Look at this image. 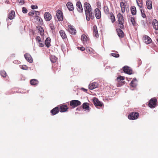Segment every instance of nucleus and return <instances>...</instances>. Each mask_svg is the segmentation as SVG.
Instances as JSON below:
<instances>
[{
  "label": "nucleus",
  "instance_id": "39",
  "mask_svg": "<svg viewBox=\"0 0 158 158\" xmlns=\"http://www.w3.org/2000/svg\"><path fill=\"white\" fill-rule=\"evenodd\" d=\"M125 79V77L123 76H120L117 78L116 80L118 81L124 80Z\"/></svg>",
  "mask_w": 158,
  "mask_h": 158
},
{
  "label": "nucleus",
  "instance_id": "35",
  "mask_svg": "<svg viewBox=\"0 0 158 158\" xmlns=\"http://www.w3.org/2000/svg\"><path fill=\"white\" fill-rule=\"evenodd\" d=\"M120 6L122 12L124 13L125 11L124 3L123 2H120Z\"/></svg>",
  "mask_w": 158,
  "mask_h": 158
},
{
  "label": "nucleus",
  "instance_id": "53",
  "mask_svg": "<svg viewBox=\"0 0 158 158\" xmlns=\"http://www.w3.org/2000/svg\"><path fill=\"white\" fill-rule=\"evenodd\" d=\"M31 7L32 9H35V6L34 5H32L31 6Z\"/></svg>",
  "mask_w": 158,
  "mask_h": 158
},
{
  "label": "nucleus",
  "instance_id": "4",
  "mask_svg": "<svg viewBox=\"0 0 158 158\" xmlns=\"http://www.w3.org/2000/svg\"><path fill=\"white\" fill-rule=\"evenodd\" d=\"M139 116L138 112H133L130 113L128 116V118L130 120H133L137 119Z\"/></svg>",
  "mask_w": 158,
  "mask_h": 158
},
{
  "label": "nucleus",
  "instance_id": "46",
  "mask_svg": "<svg viewBox=\"0 0 158 158\" xmlns=\"http://www.w3.org/2000/svg\"><path fill=\"white\" fill-rule=\"evenodd\" d=\"M35 39L36 40V41L38 42H42V41L41 40V39L39 36H36V37Z\"/></svg>",
  "mask_w": 158,
  "mask_h": 158
},
{
  "label": "nucleus",
  "instance_id": "37",
  "mask_svg": "<svg viewBox=\"0 0 158 158\" xmlns=\"http://www.w3.org/2000/svg\"><path fill=\"white\" fill-rule=\"evenodd\" d=\"M131 22L133 25V26H135L136 22L135 21V19L134 17H131Z\"/></svg>",
  "mask_w": 158,
  "mask_h": 158
},
{
  "label": "nucleus",
  "instance_id": "7",
  "mask_svg": "<svg viewBox=\"0 0 158 158\" xmlns=\"http://www.w3.org/2000/svg\"><path fill=\"white\" fill-rule=\"evenodd\" d=\"M94 104L95 106H102L103 105L102 102H101L99 101L98 99L96 98H94L93 99Z\"/></svg>",
  "mask_w": 158,
  "mask_h": 158
},
{
  "label": "nucleus",
  "instance_id": "26",
  "mask_svg": "<svg viewBox=\"0 0 158 158\" xmlns=\"http://www.w3.org/2000/svg\"><path fill=\"white\" fill-rule=\"evenodd\" d=\"M108 16L111 19L112 23H113L115 21V16L112 12H110V14L108 15Z\"/></svg>",
  "mask_w": 158,
  "mask_h": 158
},
{
  "label": "nucleus",
  "instance_id": "30",
  "mask_svg": "<svg viewBox=\"0 0 158 158\" xmlns=\"http://www.w3.org/2000/svg\"><path fill=\"white\" fill-rule=\"evenodd\" d=\"M36 27L39 31V32H40V34L41 35H43L44 34V31L43 28L41 26H37Z\"/></svg>",
  "mask_w": 158,
  "mask_h": 158
},
{
  "label": "nucleus",
  "instance_id": "43",
  "mask_svg": "<svg viewBox=\"0 0 158 158\" xmlns=\"http://www.w3.org/2000/svg\"><path fill=\"white\" fill-rule=\"evenodd\" d=\"M35 10H32L28 14V15L29 16H33L35 15L34 13H35Z\"/></svg>",
  "mask_w": 158,
  "mask_h": 158
},
{
  "label": "nucleus",
  "instance_id": "10",
  "mask_svg": "<svg viewBox=\"0 0 158 158\" xmlns=\"http://www.w3.org/2000/svg\"><path fill=\"white\" fill-rule=\"evenodd\" d=\"M123 69L124 72L129 75H131L132 73V70L130 69V68L127 66H126L123 68Z\"/></svg>",
  "mask_w": 158,
  "mask_h": 158
},
{
  "label": "nucleus",
  "instance_id": "6",
  "mask_svg": "<svg viewBox=\"0 0 158 158\" xmlns=\"http://www.w3.org/2000/svg\"><path fill=\"white\" fill-rule=\"evenodd\" d=\"M56 16L59 21H62L63 20V14L61 10H57L56 11Z\"/></svg>",
  "mask_w": 158,
  "mask_h": 158
},
{
  "label": "nucleus",
  "instance_id": "1",
  "mask_svg": "<svg viewBox=\"0 0 158 158\" xmlns=\"http://www.w3.org/2000/svg\"><path fill=\"white\" fill-rule=\"evenodd\" d=\"M84 7L87 20H89L90 19H93L94 18V15L92 12L91 7L90 4L88 2H85L84 4Z\"/></svg>",
  "mask_w": 158,
  "mask_h": 158
},
{
  "label": "nucleus",
  "instance_id": "11",
  "mask_svg": "<svg viewBox=\"0 0 158 158\" xmlns=\"http://www.w3.org/2000/svg\"><path fill=\"white\" fill-rule=\"evenodd\" d=\"M58 106L59 107L60 111V112H63L66 111L67 110L68 108L67 105L64 104H61Z\"/></svg>",
  "mask_w": 158,
  "mask_h": 158
},
{
  "label": "nucleus",
  "instance_id": "38",
  "mask_svg": "<svg viewBox=\"0 0 158 158\" xmlns=\"http://www.w3.org/2000/svg\"><path fill=\"white\" fill-rule=\"evenodd\" d=\"M140 10L142 16L143 18H146V15H145L144 10L142 9H140Z\"/></svg>",
  "mask_w": 158,
  "mask_h": 158
},
{
  "label": "nucleus",
  "instance_id": "15",
  "mask_svg": "<svg viewBox=\"0 0 158 158\" xmlns=\"http://www.w3.org/2000/svg\"><path fill=\"white\" fill-rule=\"evenodd\" d=\"M77 9V10L80 12H82L83 11V9L81 3L80 2H78L76 3Z\"/></svg>",
  "mask_w": 158,
  "mask_h": 158
},
{
  "label": "nucleus",
  "instance_id": "58",
  "mask_svg": "<svg viewBox=\"0 0 158 158\" xmlns=\"http://www.w3.org/2000/svg\"><path fill=\"white\" fill-rule=\"evenodd\" d=\"M38 8V6H35V8Z\"/></svg>",
  "mask_w": 158,
  "mask_h": 158
},
{
  "label": "nucleus",
  "instance_id": "54",
  "mask_svg": "<svg viewBox=\"0 0 158 158\" xmlns=\"http://www.w3.org/2000/svg\"><path fill=\"white\" fill-rule=\"evenodd\" d=\"M56 64L57 65L55 67H54V69H55L57 70L58 69V68L57 67V66H58V63H56Z\"/></svg>",
  "mask_w": 158,
  "mask_h": 158
},
{
  "label": "nucleus",
  "instance_id": "16",
  "mask_svg": "<svg viewBox=\"0 0 158 158\" xmlns=\"http://www.w3.org/2000/svg\"><path fill=\"white\" fill-rule=\"evenodd\" d=\"M26 59L29 62L31 63L33 62V59L31 56L28 53H26L24 55Z\"/></svg>",
  "mask_w": 158,
  "mask_h": 158
},
{
  "label": "nucleus",
  "instance_id": "12",
  "mask_svg": "<svg viewBox=\"0 0 158 158\" xmlns=\"http://www.w3.org/2000/svg\"><path fill=\"white\" fill-rule=\"evenodd\" d=\"M98 84L97 83L94 82L90 83L89 85V89L91 90H93L98 86Z\"/></svg>",
  "mask_w": 158,
  "mask_h": 158
},
{
  "label": "nucleus",
  "instance_id": "19",
  "mask_svg": "<svg viewBox=\"0 0 158 158\" xmlns=\"http://www.w3.org/2000/svg\"><path fill=\"white\" fill-rule=\"evenodd\" d=\"M121 29L120 28H118L116 29V31L118 36L120 38H122L124 37V34Z\"/></svg>",
  "mask_w": 158,
  "mask_h": 158
},
{
  "label": "nucleus",
  "instance_id": "17",
  "mask_svg": "<svg viewBox=\"0 0 158 158\" xmlns=\"http://www.w3.org/2000/svg\"><path fill=\"white\" fill-rule=\"evenodd\" d=\"M59 111V107H56L52 109L51 111V113L52 115H55L58 114Z\"/></svg>",
  "mask_w": 158,
  "mask_h": 158
},
{
  "label": "nucleus",
  "instance_id": "27",
  "mask_svg": "<svg viewBox=\"0 0 158 158\" xmlns=\"http://www.w3.org/2000/svg\"><path fill=\"white\" fill-rule=\"evenodd\" d=\"M89 104L87 102H85L82 105V108L86 110H89Z\"/></svg>",
  "mask_w": 158,
  "mask_h": 158
},
{
  "label": "nucleus",
  "instance_id": "36",
  "mask_svg": "<svg viewBox=\"0 0 158 158\" xmlns=\"http://www.w3.org/2000/svg\"><path fill=\"white\" fill-rule=\"evenodd\" d=\"M104 10L105 14L107 15L110 14V12L109 9L107 6H104Z\"/></svg>",
  "mask_w": 158,
  "mask_h": 158
},
{
  "label": "nucleus",
  "instance_id": "33",
  "mask_svg": "<svg viewBox=\"0 0 158 158\" xmlns=\"http://www.w3.org/2000/svg\"><path fill=\"white\" fill-rule=\"evenodd\" d=\"M138 6L140 8H141L143 7L142 0H136Z\"/></svg>",
  "mask_w": 158,
  "mask_h": 158
},
{
  "label": "nucleus",
  "instance_id": "25",
  "mask_svg": "<svg viewBox=\"0 0 158 158\" xmlns=\"http://www.w3.org/2000/svg\"><path fill=\"white\" fill-rule=\"evenodd\" d=\"M15 15V13L14 11L12 10L11 11L9 15L8 18L10 19H12L14 18Z\"/></svg>",
  "mask_w": 158,
  "mask_h": 158
},
{
  "label": "nucleus",
  "instance_id": "34",
  "mask_svg": "<svg viewBox=\"0 0 158 158\" xmlns=\"http://www.w3.org/2000/svg\"><path fill=\"white\" fill-rule=\"evenodd\" d=\"M38 81L35 79H32L30 81L31 85H35L38 83Z\"/></svg>",
  "mask_w": 158,
  "mask_h": 158
},
{
  "label": "nucleus",
  "instance_id": "29",
  "mask_svg": "<svg viewBox=\"0 0 158 158\" xmlns=\"http://www.w3.org/2000/svg\"><path fill=\"white\" fill-rule=\"evenodd\" d=\"M51 39L49 37H48L46 39L45 42V43L46 46H47V48H49L50 46L51 45Z\"/></svg>",
  "mask_w": 158,
  "mask_h": 158
},
{
  "label": "nucleus",
  "instance_id": "32",
  "mask_svg": "<svg viewBox=\"0 0 158 158\" xmlns=\"http://www.w3.org/2000/svg\"><path fill=\"white\" fill-rule=\"evenodd\" d=\"M50 58V60L52 63H56L57 60V58L54 55H51Z\"/></svg>",
  "mask_w": 158,
  "mask_h": 158
},
{
  "label": "nucleus",
  "instance_id": "8",
  "mask_svg": "<svg viewBox=\"0 0 158 158\" xmlns=\"http://www.w3.org/2000/svg\"><path fill=\"white\" fill-rule=\"evenodd\" d=\"M143 41L146 44H149L151 43L152 40L151 39L148 35H144L143 37Z\"/></svg>",
  "mask_w": 158,
  "mask_h": 158
},
{
  "label": "nucleus",
  "instance_id": "31",
  "mask_svg": "<svg viewBox=\"0 0 158 158\" xmlns=\"http://www.w3.org/2000/svg\"><path fill=\"white\" fill-rule=\"evenodd\" d=\"M81 40L83 41V44H85L88 40V38L85 35H83L81 36Z\"/></svg>",
  "mask_w": 158,
  "mask_h": 158
},
{
  "label": "nucleus",
  "instance_id": "21",
  "mask_svg": "<svg viewBox=\"0 0 158 158\" xmlns=\"http://www.w3.org/2000/svg\"><path fill=\"white\" fill-rule=\"evenodd\" d=\"M66 6L69 11H73L74 9L72 3L70 2H68L66 4Z\"/></svg>",
  "mask_w": 158,
  "mask_h": 158
},
{
  "label": "nucleus",
  "instance_id": "3",
  "mask_svg": "<svg viewBox=\"0 0 158 158\" xmlns=\"http://www.w3.org/2000/svg\"><path fill=\"white\" fill-rule=\"evenodd\" d=\"M157 99L155 98H152L149 101L148 105L149 107L153 108L157 106Z\"/></svg>",
  "mask_w": 158,
  "mask_h": 158
},
{
  "label": "nucleus",
  "instance_id": "55",
  "mask_svg": "<svg viewBox=\"0 0 158 158\" xmlns=\"http://www.w3.org/2000/svg\"><path fill=\"white\" fill-rule=\"evenodd\" d=\"M122 85V83H121V84L118 83V84H117V86L118 87L121 86Z\"/></svg>",
  "mask_w": 158,
  "mask_h": 158
},
{
  "label": "nucleus",
  "instance_id": "5",
  "mask_svg": "<svg viewBox=\"0 0 158 158\" xmlns=\"http://www.w3.org/2000/svg\"><path fill=\"white\" fill-rule=\"evenodd\" d=\"M81 102L78 100H73L70 102V105L73 107H75L81 105Z\"/></svg>",
  "mask_w": 158,
  "mask_h": 158
},
{
  "label": "nucleus",
  "instance_id": "13",
  "mask_svg": "<svg viewBox=\"0 0 158 158\" xmlns=\"http://www.w3.org/2000/svg\"><path fill=\"white\" fill-rule=\"evenodd\" d=\"M95 15L96 18L98 19H100L101 17V13L100 10L98 8H96L94 10Z\"/></svg>",
  "mask_w": 158,
  "mask_h": 158
},
{
  "label": "nucleus",
  "instance_id": "52",
  "mask_svg": "<svg viewBox=\"0 0 158 158\" xmlns=\"http://www.w3.org/2000/svg\"><path fill=\"white\" fill-rule=\"evenodd\" d=\"M35 15V16H38V15H40V12L38 11H35V12L34 13Z\"/></svg>",
  "mask_w": 158,
  "mask_h": 158
},
{
  "label": "nucleus",
  "instance_id": "51",
  "mask_svg": "<svg viewBox=\"0 0 158 158\" xmlns=\"http://www.w3.org/2000/svg\"><path fill=\"white\" fill-rule=\"evenodd\" d=\"M39 46L40 47H43L44 46V44L41 42H39Z\"/></svg>",
  "mask_w": 158,
  "mask_h": 158
},
{
  "label": "nucleus",
  "instance_id": "2",
  "mask_svg": "<svg viewBox=\"0 0 158 158\" xmlns=\"http://www.w3.org/2000/svg\"><path fill=\"white\" fill-rule=\"evenodd\" d=\"M118 25L119 28L122 29H124V24L125 21L123 16L120 13L117 15Z\"/></svg>",
  "mask_w": 158,
  "mask_h": 158
},
{
  "label": "nucleus",
  "instance_id": "41",
  "mask_svg": "<svg viewBox=\"0 0 158 158\" xmlns=\"http://www.w3.org/2000/svg\"><path fill=\"white\" fill-rule=\"evenodd\" d=\"M1 75L3 77H5L6 76V72L4 70H2L0 72Z\"/></svg>",
  "mask_w": 158,
  "mask_h": 158
},
{
  "label": "nucleus",
  "instance_id": "24",
  "mask_svg": "<svg viewBox=\"0 0 158 158\" xmlns=\"http://www.w3.org/2000/svg\"><path fill=\"white\" fill-rule=\"evenodd\" d=\"M130 10L131 14L132 15H135L136 14L137 10L136 7L134 6H132L130 7Z\"/></svg>",
  "mask_w": 158,
  "mask_h": 158
},
{
  "label": "nucleus",
  "instance_id": "28",
  "mask_svg": "<svg viewBox=\"0 0 158 158\" xmlns=\"http://www.w3.org/2000/svg\"><path fill=\"white\" fill-rule=\"evenodd\" d=\"M137 85V80L135 78L133 79L130 83V85L133 87H135Z\"/></svg>",
  "mask_w": 158,
  "mask_h": 158
},
{
  "label": "nucleus",
  "instance_id": "40",
  "mask_svg": "<svg viewBox=\"0 0 158 158\" xmlns=\"http://www.w3.org/2000/svg\"><path fill=\"white\" fill-rule=\"evenodd\" d=\"M86 51L88 53H90L92 51L93 49L91 48H87L85 49Z\"/></svg>",
  "mask_w": 158,
  "mask_h": 158
},
{
  "label": "nucleus",
  "instance_id": "49",
  "mask_svg": "<svg viewBox=\"0 0 158 158\" xmlns=\"http://www.w3.org/2000/svg\"><path fill=\"white\" fill-rule=\"evenodd\" d=\"M77 48L81 51H83L85 50V48L83 47H77Z\"/></svg>",
  "mask_w": 158,
  "mask_h": 158
},
{
  "label": "nucleus",
  "instance_id": "9",
  "mask_svg": "<svg viewBox=\"0 0 158 158\" xmlns=\"http://www.w3.org/2000/svg\"><path fill=\"white\" fill-rule=\"evenodd\" d=\"M68 30L72 34H75L76 33V30L71 25H69L68 26Z\"/></svg>",
  "mask_w": 158,
  "mask_h": 158
},
{
  "label": "nucleus",
  "instance_id": "18",
  "mask_svg": "<svg viewBox=\"0 0 158 158\" xmlns=\"http://www.w3.org/2000/svg\"><path fill=\"white\" fill-rule=\"evenodd\" d=\"M93 35L96 38H98V32L97 30V27L96 25H94L93 28Z\"/></svg>",
  "mask_w": 158,
  "mask_h": 158
},
{
  "label": "nucleus",
  "instance_id": "45",
  "mask_svg": "<svg viewBox=\"0 0 158 158\" xmlns=\"http://www.w3.org/2000/svg\"><path fill=\"white\" fill-rule=\"evenodd\" d=\"M17 2L19 3V5H22L24 4L23 0H17Z\"/></svg>",
  "mask_w": 158,
  "mask_h": 158
},
{
  "label": "nucleus",
  "instance_id": "50",
  "mask_svg": "<svg viewBox=\"0 0 158 158\" xmlns=\"http://www.w3.org/2000/svg\"><path fill=\"white\" fill-rule=\"evenodd\" d=\"M27 68V66L26 65H23L21 66V69H23L26 70Z\"/></svg>",
  "mask_w": 158,
  "mask_h": 158
},
{
  "label": "nucleus",
  "instance_id": "23",
  "mask_svg": "<svg viewBox=\"0 0 158 158\" xmlns=\"http://www.w3.org/2000/svg\"><path fill=\"white\" fill-rule=\"evenodd\" d=\"M59 33L61 37L63 39H65L67 38V35L64 30H61L60 31Z\"/></svg>",
  "mask_w": 158,
  "mask_h": 158
},
{
  "label": "nucleus",
  "instance_id": "57",
  "mask_svg": "<svg viewBox=\"0 0 158 158\" xmlns=\"http://www.w3.org/2000/svg\"><path fill=\"white\" fill-rule=\"evenodd\" d=\"M5 2L6 3H8V2H9V1H8L7 0H6V1Z\"/></svg>",
  "mask_w": 158,
  "mask_h": 158
},
{
  "label": "nucleus",
  "instance_id": "48",
  "mask_svg": "<svg viewBox=\"0 0 158 158\" xmlns=\"http://www.w3.org/2000/svg\"><path fill=\"white\" fill-rule=\"evenodd\" d=\"M49 26L51 30H54L55 28V26L53 23L50 24Z\"/></svg>",
  "mask_w": 158,
  "mask_h": 158
},
{
  "label": "nucleus",
  "instance_id": "20",
  "mask_svg": "<svg viewBox=\"0 0 158 158\" xmlns=\"http://www.w3.org/2000/svg\"><path fill=\"white\" fill-rule=\"evenodd\" d=\"M152 23L154 29L156 30H158V21L156 19H154L152 21Z\"/></svg>",
  "mask_w": 158,
  "mask_h": 158
},
{
  "label": "nucleus",
  "instance_id": "42",
  "mask_svg": "<svg viewBox=\"0 0 158 158\" xmlns=\"http://www.w3.org/2000/svg\"><path fill=\"white\" fill-rule=\"evenodd\" d=\"M35 19L38 21L39 22L41 23L43 21L42 19L38 16H35Z\"/></svg>",
  "mask_w": 158,
  "mask_h": 158
},
{
  "label": "nucleus",
  "instance_id": "44",
  "mask_svg": "<svg viewBox=\"0 0 158 158\" xmlns=\"http://www.w3.org/2000/svg\"><path fill=\"white\" fill-rule=\"evenodd\" d=\"M110 55L111 56L116 58H118L119 57V54L117 53H111L110 54Z\"/></svg>",
  "mask_w": 158,
  "mask_h": 158
},
{
  "label": "nucleus",
  "instance_id": "47",
  "mask_svg": "<svg viewBox=\"0 0 158 158\" xmlns=\"http://www.w3.org/2000/svg\"><path fill=\"white\" fill-rule=\"evenodd\" d=\"M22 12L23 13H26L27 12V9L25 7L22 8Z\"/></svg>",
  "mask_w": 158,
  "mask_h": 158
},
{
  "label": "nucleus",
  "instance_id": "56",
  "mask_svg": "<svg viewBox=\"0 0 158 158\" xmlns=\"http://www.w3.org/2000/svg\"><path fill=\"white\" fill-rule=\"evenodd\" d=\"M82 89H83V90H84V91L86 92V91H87V89H84V88H82Z\"/></svg>",
  "mask_w": 158,
  "mask_h": 158
},
{
  "label": "nucleus",
  "instance_id": "22",
  "mask_svg": "<svg viewBox=\"0 0 158 158\" xmlns=\"http://www.w3.org/2000/svg\"><path fill=\"white\" fill-rule=\"evenodd\" d=\"M147 9L151 10L152 9V3L151 0H147L146 2Z\"/></svg>",
  "mask_w": 158,
  "mask_h": 158
},
{
  "label": "nucleus",
  "instance_id": "14",
  "mask_svg": "<svg viewBox=\"0 0 158 158\" xmlns=\"http://www.w3.org/2000/svg\"><path fill=\"white\" fill-rule=\"evenodd\" d=\"M45 20L47 21H50L52 19L51 15L49 12H45L44 15Z\"/></svg>",
  "mask_w": 158,
  "mask_h": 158
}]
</instances>
